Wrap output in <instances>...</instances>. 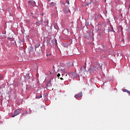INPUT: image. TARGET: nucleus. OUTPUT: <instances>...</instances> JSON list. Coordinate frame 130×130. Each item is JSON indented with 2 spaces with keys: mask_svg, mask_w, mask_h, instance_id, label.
I'll use <instances>...</instances> for the list:
<instances>
[{
  "mask_svg": "<svg viewBox=\"0 0 130 130\" xmlns=\"http://www.w3.org/2000/svg\"><path fill=\"white\" fill-rule=\"evenodd\" d=\"M29 5L32 6V7H37L36 3L34 1H30L28 2Z\"/></svg>",
  "mask_w": 130,
  "mask_h": 130,
  "instance_id": "20e7f679",
  "label": "nucleus"
},
{
  "mask_svg": "<svg viewBox=\"0 0 130 130\" xmlns=\"http://www.w3.org/2000/svg\"><path fill=\"white\" fill-rule=\"evenodd\" d=\"M46 55H47V56H49L50 55L47 54Z\"/></svg>",
  "mask_w": 130,
  "mask_h": 130,
  "instance_id": "4be33fe9",
  "label": "nucleus"
},
{
  "mask_svg": "<svg viewBox=\"0 0 130 130\" xmlns=\"http://www.w3.org/2000/svg\"><path fill=\"white\" fill-rule=\"evenodd\" d=\"M83 95V93L82 92H79V93H78V94H75V95L74 96V98H75L76 99H78L80 98H81Z\"/></svg>",
  "mask_w": 130,
  "mask_h": 130,
  "instance_id": "7ed1b4c3",
  "label": "nucleus"
},
{
  "mask_svg": "<svg viewBox=\"0 0 130 130\" xmlns=\"http://www.w3.org/2000/svg\"><path fill=\"white\" fill-rule=\"evenodd\" d=\"M60 80H63V78H62V77L60 78Z\"/></svg>",
  "mask_w": 130,
  "mask_h": 130,
  "instance_id": "f3484780",
  "label": "nucleus"
},
{
  "mask_svg": "<svg viewBox=\"0 0 130 130\" xmlns=\"http://www.w3.org/2000/svg\"><path fill=\"white\" fill-rule=\"evenodd\" d=\"M21 111V109H19L17 110H16V111H15L14 112V114H13L12 116V117H15V116H17V115H18V114L20 113V112Z\"/></svg>",
  "mask_w": 130,
  "mask_h": 130,
  "instance_id": "f03ea898",
  "label": "nucleus"
},
{
  "mask_svg": "<svg viewBox=\"0 0 130 130\" xmlns=\"http://www.w3.org/2000/svg\"><path fill=\"white\" fill-rule=\"evenodd\" d=\"M90 70L93 71V72L97 71L98 70H101L102 68L101 67H97V66H92L90 68Z\"/></svg>",
  "mask_w": 130,
  "mask_h": 130,
  "instance_id": "f257e3e1",
  "label": "nucleus"
},
{
  "mask_svg": "<svg viewBox=\"0 0 130 130\" xmlns=\"http://www.w3.org/2000/svg\"><path fill=\"white\" fill-rule=\"evenodd\" d=\"M52 82L51 80H49L47 83L46 87H51L52 86V83H51Z\"/></svg>",
  "mask_w": 130,
  "mask_h": 130,
  "instance_id": "39448f33",
  "label": "nucleus"
},
{
  "mask_svg": "<svg viewBox=\"0 0 130 130\" xmlns=\"http://www.w3.org/2000/svg\"><path fill=\"white\" fill-rule=\"evenodd\" d=\"M39 46H40V44H38L36 45H35V47H36V48H38V47H39Z\"/></svg>",
  "mask_w": 130,
  "mask_h": 130,
  "instance_id": "f8f14e48",
  "label": "nucleus"
},
{
  "mask_svg": "<svg viewBox=\"0 0 130 130\" xmlns=\"http://www.w3.org/2000/svg\"><path fill=\"white\" fill-rule=\"evenodd\" d=\"M122 92H126L128 94H130V91L126 89H124L122 90Z\"/></svg>",
  "mask_w": 130,
  "mask_h": 130,
  "instance_id": "423d86ee",
  "label": "nucleus"
},
{
  "mask_svg": "<svg viewBox=\"0 0 130 130\" xmlns=\"http://www.w3.org/2000/svg\"><path fill=\"white\" fill-rule=\"evenodd\" d=\"M129 40H130L129 38Z\"/></svg>",
  "mask_w": 130,
  "mask_h": 130,
  "instance_id": "5701e85b",
  "label": "nucleus"
},
{
  "mask_svg": "<svg viewBox=\"0 0 130 130\" xmlns=\"http://www.w3.org/2000/svg\"><path fill=\"white\" fill-rule=\"evenodd\" d=\"M91 4V2H90V3H89L88 4H87V5H90Z\"/></svg>",
  "mask_w": 130,
  "mask_h": 130,
  "instance_id": "a211bd4d",
  "label": "nucleus"
},
{
  "mask_svg": "<svg viewBox=\"0 0 130 130\" xmlns=\"http://www.w3.org/2000/svg\"><path fill=\"white\" fill-rule=\"evenodd\" d=\"M42 98V94L39 95H38V96H37L36 97V98L37 99H41V98Z\"/></svg>",
  "mask_w": 130,
  "mask_h": 130,
  "instance_id": "1a4fd4ad",
  "label": "nucleus"
},
{
  "mask_svg": "<svg viewBox=\"0 0 130 130\" xmlns=\"http://www.w3.org/2000/svg\"><path fill=\"white\" fill-rule=\"evenodd\" d=\"M57 77H58V78L60 77V74L58 73V75H57Z\"/></svg>",
  "mask_w": 130,
  "mask_h": 130,
  "instance_id": "2eb2a0df",
  "label": "nucleus"
},
{
  "mask_svg": "<svg viewBox=\"0 0 130 130\" xmlns=\"http://www.w3.org/2000/svg\"><path fill=\"white\" fill-rule=\"evenodd\" d=\"M3 79V76L0 74V80H2Z\"/></svg>",
  "mask_w": 130,
  "mask_h": 130,
  "instance_id": "ddd939ff",
  "label": "nucleus"
},
{
  "mask_svg": "<svg viewBox=\"0 0 130 130\" xmlns=\"http://www.w3.org/2000/svg\"><path fill=\"white\" fill-rule=\"evenodd\" d=\"M71 75L74 77H77V74H76V73L72 72V73H71Z\"/></svg>",
  "mask_w": 130,
  "mask_h": 130,
  "instance_id": "9b49d317",
  "label": "nucleus"
},
{
  "mask_svg": "<svg viewBox=\"0 0 130 130\" xmlns=\"http://www.w3.org/2000/svg\"><path fill=\"white\" fill-rule=\"evenodd\" d=\"M65 32H67L66 34H65V35L66 34H68L69 31L67 30V29H64V30H63V33H65Z\"/></svg>",
  "mask_w": 130,
  "mask_h": 130,
  "instance_id": "9d476101",
  "label": "nucleus"
},
{
  "mask_svg": "<svg viewBox=\"0 0 130 130\" xmlns=\"http://www.w3.org/2000/svg\"><path fill=\"white\" fill-rule=\"evenodd\" d=\"M44 96H46V94H44Z\"/></svg>",
  "mask_w": 130,
  "mask_h": 130,
  "instance_id": "412c9836",
  "label": "nucleus"
},
{
  "mask_svg": "<svg viewBox=\"0 0 130 130\" xmlns=\"http://www.w3.org/2000/svg\"><path fill=\"white\" fill-rule=\"evenodd\" d=\"M67 4L70 5V2H69L68 0L67 1Z\"/></svg>",
  "mask_w": 130,
  "mask_h": 130,
  "instance_id": "dca6fc26",
  "label": "nucleus"
},
{
  "mask_svg": "<svg viewBox=\"0 0 130 130\" xmlns=\"http://www.w3.org/2000/svg\"><path fill=\"white\" fill-rule=\"evenodd\" d=\"M46 1H48V2H50V0H46Z\"/></svg>",
  "mask_w": 130,
  "mask_h": 130,
  "instance_id": "aec40b11",
  "label": "nucleus"
},
{
  "mask_svg": "<svg viewBox=\"0 0 130 130\" xmlns=\"http://www.w3.org/2000/svg\"><path fill=\"white\" fill-rule=\"evenodd\" d=\"M22 115H25V113H22Z\"/></svg>",
  "mask_w": 130,
  "mask_h": 130,
  "instance_id": "6ab92c4d",
  "label": "nucleus"
},
{
  "mask_svg": "<svg viewBox=\"0 0 130 130\" xmlns=\"http://www.w3.org/2000/svg\"><path fill=\"white\" fill-rule=\"evenodd\" d=\"M50 5L51 6V7H55L56 5L55 3H54L53 2H51L50 3Z\"/></svg>",
  "mask_w": 130,
  "mask_h": 130,
  "instance_id": "6e6552de",
  "label": "nucleus"
},
{
  "mask_svg": "<svg viewBox=\"0 0 130 130\" xmlns=\"http://www.w3.org/2000/svg\"><path fill=\"white\" fill-rule=\"evenodd\" d=\"M58 71H59L60 72H64L65 71V68L61 67V68H60L59 69H58Z\"/></svg>",
  "mask_w": 130,
  "mask_h": 130,
  "instance_id": "0eeeda50",
  "label": "nucleus"
},
{
  "mask_svg": "<svg viewBox=\"0 0 130 130\" xmlns=\"http://www.w3.org/2000/svg\"><path fill=\"white\" fill-rule=\"evenodd\" d=\"M8 40H9L10 41H13V39L10 38H8Z\"/></svg>",
  "mask_w": 130,
  "mask_h": 130,
  "instance_id": "4468645a",
  "label": "nucleus"
}]
</instances>
